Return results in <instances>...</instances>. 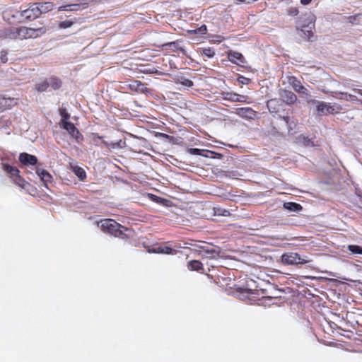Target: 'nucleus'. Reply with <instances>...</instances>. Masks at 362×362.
Instances as JSON below:
<instances>
[{
	"instance_id": "f257e3e1",
	"label": "nucleus",
	"mask_w": 362,
	"mask_h": 362,
	"mask_svg": "<svg viewBox=\"0 0 362 362\" xmlns=\"http://www.w3.org/2000/svg\"><path fill=\"white\" fill-rule=\"evenodd\" d=\"M100 228L103 232L108 233L116 238L127 239L130 235L127 232H132L129 228L121 225L113 219L107 218L100 221Z\"/></svg>"
},
{
	"instance_id": "f03ea898",
	"label": "nucleus",
	"mask_w": 362,
	"mask_h": 362,
	"mask_svg": "<svg viewBox=\"0 0 362 362\" xmlns=\"http://www.w3.org/2000/svg\"><path fill=\"white\" fill-rule=\"evenodd\" d=\"M310 103L315 105L316 112L320 115H334L339 113L343 110L342 107L337 103L331 105L316 100H312Z\"/></svg>"
},
{
	"instance_id": "7ed1b4c3",
	"label": "nucleus",
	"mask_w": 362,
	"mask_h": 362,
	"mask_svg": "<svg viewBox=\"0 0 362 362\" xmlns=\"http://www.w3.org/2000/svg\"><path fill=\"white\" fill-rule=\"evenodd\" d=\"M47 32V29L45 26L31 28L27 26H19V40L37 38L42 36Z\"/></svg>"
},
{
	"instance_id": "20e7f679",
	"label": "nucleus",
	"mask_w": 362,
	"mask_h": 362,
	"mask_svg": "<svg viewBox=\"0 0 362 362\" xmlns=\"http://www.w3.org/2000/svg\"><path fill=\"white\" fill-rule=\"evenodd\" d=\"M1 169L12 180L13 182L21 188H25L27 182L25 179L20 175V170L8 163H2Z\"/></svg>"
},
{
	"instance_id": "39448f33",
	"label": "nucleus",
	"mask_w": 362,
	"mask_h": 362,
	"mask_svg": "<svg viewBox=\"0 0 362 362\" xmlns=\"http://www.w3.org/2000/svg\"><path fill=\"white\" fill-rule=\"evenodd\" d=\"M240 293L245 294V296L250 300H258L259 305H262L264 306L270 305L274 304L273 300L274 298L269 296H263L261 298H257L256 295L258 293L257 290L252 289L248 287H241L239 288Z\"/></svg>"
},
{
	"instance_id": "423d86ee",
	"label": "nucleus",
	"mask_w": 362,
	"mask_h": 362,
	"mask_svg": "<svg viewBox=\"0 0 362 362\" xmlns=\"http://www.w3.org/2000/svg\"><path fill=\"white\" fill-rule=\"evenodd\" d=\"M281 262L284 265L305 264L310 262L308 257H301L297 252H287L281 255Z\"/></svg>"
},
{
	"instance_id": "0eeeda50",
	"label": "nucleus",
	"mask_w": 362,
	"mask_h": 362,
	"mask_svg": "<svg viewBox=\"0 0 362 362\" xmlns=\"http://www.w3.org/2000/svg\"><path fill=\"white\" fill-rule=\"evenodd\" d=\"M306 16V23L302 25L301 31L304 33L308 41H313L314 31L315 30L316 17L313 13H309L305 15Z\"/></svg>"
},
{
	"instance_id": "6e6552de",
	"label": "nucleus",
	"mask_w": 362,
	"mask_h": 362,
	"mask_svg": "<svg viewBox=\"0 0 362 362\" xmlns=\"http://www.w3.org/2000/svg\"><path fill=\"white\" fill-rule=\"evenodd\" d=\"M21 17L27 21H32L40 16V12L36 3L29 4L26 8L20 11Z\"/></svg>"
},
{
	"instance_id": "1a4fd4ad",
	"label": "nucleus",
	"mask_w": 362,
	"mask_h": 362,
	"mask_svg": "<svg viewBox=\"0 0 362 362\" xmlns=\"http://www.w3.org/2000/svg\"><path fill=\"white\" fill-rule=\"evenodd\" d=\"M199 254L205 256L206 258L215 259L219 256L220 249L218 247L211 245L204 244L197 246Z\"/></svg>"
},
{
	"instance_id": "9d476101",
	"label": "nucleus",
	"mask_w": 362,
	"mask_h": 362,
	"mask_svg": "<svg viewBox=\"0 0 362 362\" xmlns=\"http://www.w3.org/2000/svg\"><path fill=\"white\" fill-rule=\"evenodd\" d=\"M221 98L232 103H242L249 104L251 102L248 100V97L245 95H240L235 92H223Z\"/></svg>"
},
{
	"instance_id": "9b49d317",
	"label": "nucleus",
	"mask_w": 362,
	"mask_h": 362,
	"mask_svg": "<svg viewBox=\"0 0 362 362\" xmlns=\"http://www.w3.org/2000/svg\"><path fill=\"white\" fill-rule=\"evenodd\" d=\"M59 126L65 129L77 142L83 139V135L72 122L69 121L68 122H63V124H59Z\"/></svg>"
},
{
	"instance_id": "f8f14e48",
	"label": "nucleus",
	"mask_w": 362,
	"mask_h": 362,
	"mask_svg": "<svg viewBox=\"0 0 362 362\" xmlns=\"http://www.w3.org/2000/svg\"><path fill=\"white\" fill-rule=\"evenodd\" d=\"M147 252L149 253H158L165 255H175L177 251L173 250L170 247L166 246L165 245H155L153 246L145 247Z\"/></svg>"
},
{
	"instance_id": "ddd939ff",
	"label": "nucleus",
	"mask_w": 362,
	"mask_h": 362,
	"mask_svg": "<svg viewBox=\"0 0 362 362\" xmlns=\"http://www.w3.org/2000/svg\"><path fill=\"white\" fill-rule=\"evenodd\" d=\"M18 27H8L0 30V39L19 40Z\"/></svg>"
},
{
	"instance_id": "4468645a",
	"label": "nucleus",
	"mask_w": 362,
	"mask_h": 362,
	"mask_svg": "<svg viewBox=\"0 0 362 362\" xmlns=\"http://www.w3.org/2000/svg\"><path fill=\"white\" fill-rule=\"evenodd\" d=\"M226 54L228 59L234 64L244 66V64L247 63L245 57L240 52L229 50Z\"/></svg>"
},
{
	"instance_id": "2eb2a0df",
	"label": "nucleus",
	"mask_w": 362,
	"mask_h": 362,
	"mask_svg": "<svg viewBox=\"0 0 362 362\" xmlns=\"http://www.w3.org/2000/svg\"><path fill=\"white\" fill-rule=\"evenodd\" d=\"M234 113L238 116L247 119H254L257 115V112L249 107L236 108Z\"/></svg>"
},
{
	"instance_id": "dca6fc26",
	"label": "nucleus",
	"mask_w": 362,
	"mask_h": 362,
	"mask_svg": "<svg viewBox=\"0 0 362 362\" xmlns=\"http://www.w3.org/2000/svg\"><path fill=\"white\" fill-rule=\"evenodd\" d=\"M128 88L130 90L137 93L147 94L150 93V90L146 86L145 83L140 81H133L129 85Z\"/></svg>"
},
{
	"instance_id": "f3484780",
	"label": "nucleus",
	"mask_w": 362,
	"mask_h": 362,
	"mask_svg": "<svg viewBox=\"0 0 362 362\" xmlns=\"http://www.w3.org/2000/svg\"><path fill=\"white\" fill-rule=\"evenodd\" d=\"M288 81L296 92L306 95H308V89L302 85L301 82L296 77H290Z\"/></svg>"
},
{
	"instance_id": "a211bd4d",
	"label": "nucleus",
	"mask_w": 362,
	"mask_h": 362,
	"mask_svg": "<svg viewBox=\"0 0 362 362\" xmlns=\"http://www.w3.org/2000/svg\"><path fill=\"white\" fill-rule=\"evenodd\" d=\"M19 161L25 165H35L37 163V158L28 153H21L19 155Z\"/></svg>"
},
{
	"instance_id": "6ab92c4d",
	"label": "nucleus",
	"mask_w": 362,
	"mask_h": 362,
	"mask_svg": "<svg viewBox=\"0 0 362 362\" xmlns=\"http://www.w3.org/2000/svg\"><path fill=\"white\" fill-rule=\"evenodd\" d=\"M88 6V4L87 2L82 4H74L69 5L62 6L59 7V11H77L83 8H86Z\"/></svg>"
},
{
	"instance_id": "aec40b11",
	"label": "nucleus",
	"mask_w": 362,
	"mask_h": 362,
	"mask_svg": "<svg viewBox=\"0 0 362 362\" xmlns=\"http://www.w3.org/2000/svg\"><path fill=\"white\" fill-rule=\"evenodd\" d=\"M281 96L283 98V101L288 105L293 104L297 100L296 95L291 90H284Z\"/></svg>"
},
{
	"instance_id": "412c9836",
	"label": "nucleus",
	"mask_w": 362,
	"mask_h": 362,
	"mask_svg": "<svg viewBox=\"0 0 362 362\" xmlns=\"http://www.w3.org/2000/svg\"><path fill=\"white\" fill-rule=\"evenodd\" d=\"M283 209L289 212H299L303 209L300 204L296 202H284Z\"/></svg>"
},
{
	"instance_id": "4be33fe9",
	"label": "nucleus",
	"mask_w": 362,
	"mask_h": 362,
	"mask_svg": "<svg viewBox=\"0 0 362 362\" xmlns=\"http://www.w3.org/2000/svg\"><path fill=\"white\" fill-rule=\"evenodd\" d=\"M187 267L189 271H204L203 264L199 260H190L187 263Z\"/></svg>"
},
{
	"instance_id": "5701e85b",
	"label": "nucleus",
	"mask_w": 362,
	"mask_h": 362,
	"mask_svg": "<svg viewBox=\"0 0 362 362\" xmlns=\"http://www.w3.org/2000/svg\"><path fill=\"white\" fill-rule=\"evenodd\" d=\"M36 173L45 184L51 182L52 180V176L44 169L37 168Z\"/></svg>"
},
{
	"instance_id": "b1692460",
	"label": "nucleus",
	"mask_w": 362,
	"mask_h": 362,
	"mask_svg": "<svg viewBox=\"0 0 362 362\" xmlns=\"http://www.w3.org/2000/svg\"><path fill=\"white\" fill-rule=\"evenodd\" d=\"M40 12V15L46 13L54 8V4L52 2L36 3Z\"/></svg>"
},
{
	"instance_id": "393cba45",
	"label": "nucleus",
	"mask_w": 362,
	"mask_h": 362,
	"mask_svg": "<svg viewBox=\"0 0 362 362\" xmlns=\"http://www.w3.org/2000/svg\"><path fill=\"white\" fill-rule=\"evenodd\" d=\"M162 49L164 50L170 49L172 52H177L182 49L180 47L178 41H174L170 42H167L162 45Z\"/></svg>"
},
{
	"instance_id": "a878e982",
	"label": "nucleus",
	"mask_w": 362,
	"mask_h": 362,
	"mask_svg": "<svg viewBox=\"0 0 362 362\" xmlns=\"http://www.w3.org/2000/svg\"><path fill=\"white\" fill-rule=\"evenodd\" d=\"M280 100L274 98L267 101V107L271 113L277 112L279 109L277 106L279 105Z\"/></svg>"
},
{
	"instance_id": "bb28decb",
	"label": "nucleus",
	"mask_w": 362,
	"mask_h": 362,
	"mask_svg": "<svg viewBox=\"0 0 362 362\" xmlns=\"http://www.w3.org/2000/svg\"><path fill=\"white\" fill-rule=\"evenodd\" d=\"M72 170H73V172L74 173V174L79 179V180H81V181L85 180V179L86 178V173L82 168H81L79 166H74V167H72Z\"/></svg>"
},
{
	"instance_id": "cd10ccee",
	"label": "nucleus",
	"mask_w": 362,
	"mask_h": 362,
	"mask_svg": "<svg viewBox=\"0 0 362 362\" xmlns=\"http://www.w3.org/2000/svg\"><path fill=\"white\" fill-rule=\"evenodd\" d=\"M297 142L304 146H313V142L308 138V136L300 134L296 137Z\"/></svg>"
},
{
	"instance_id": "c85d7f7f",
	"label": "nucleus",
	"mask_w": 362,
	"mask_h": 362,
	"mask_svg": "<svg viewBox=\"0 0 362 362\" xmlns=\"http://www.w3.org/2000/svg\"><path fill=\"white\" fill-rule=\"evenodd\" d=\"M177 83H179V84H181L183 86H185V87H187V88H191L193 86L194 83H193V81L185 78V76H178L177 78V81H176Z\"/></svg>"
},
{
	"instance_id": "c756f323",
	"label": "nucleus",
	"mask_w": 362,
	"mask_h": 362,
	"mask_svg": "<svg viewBox=\"0 0 362 362\" xmlns=\"http://www.w3.org/2000/svg\"><path fill=\"white\" fill-rule=\"evenodd\" d=\"M47 81L49 83V86H51L52 88V89H54V90L59 89L62 86V81L59 78H56V77H51V78H48Z\"/></svg>"
},
{
	"instance_id": "7c9ffc66",
	"label": "nucleus",
	"mask_w": 362,
	"mask_h": 362,
	"mask_svg": "<svg viewBox=\"0 0 362 362\" xmlns=\"http://www.w3.org/2000/svg\"><path fill=\"white\" fill-rule=\"evenodd\" d=\"M339 94L341 95V97H337V98L339 100H344L346 101L351 102L358 101V98L355 95H353L351 94L343 92H339Z\"/></svg>"
},
{
	"instance_id": "2f4dec72",
	"label": "nucleus",
	"mask_w": 362,
	"mask_h": 362,
	"mask_svg": "<svg viewBox=\"0 0 362 362\" xmlns=\"http://www.w3.org/2000/svg\"><path fill=\"white\" fill-rule=\"evenodd\" d=\"M188 152L192 155H197V156H202L204 157H208L206 154L204 153H209V151L204 150V149H199L197 148H191L188 149Z\"/></svg>"
},
{
	"instance_id": "473e14b6",
	"label": "nucleus",
	"mask_w": 362,
	"mask_h": 362,
	"mask_svg": "<svg viewBox=\"0 0 362 362\" xmlns=\"http://www.w3.org/2000/svg\"><path fill=\"white\" fill-rule=\"evenodd\" d=\"M59 114L61 116V121L59 124H63V122H68L70 118V115L67 112V110L64 108L59 109Z\"/></svg>"
},
{
	"instance_id": "72a5a7b5",
	"label": "nucleus",
	"mask_w": 362,
	"mask_h": 362,
	"mask_svg": "<svg viewBox=\"0 0 362 362\" xmlns=\"http://www.w3.org/2000/svg\"><path fill=\"white\" fill-rule=\"evenodd\" d=\"M214 213L215 216H228L230 213L228 210L221 207H214Z\"/></svg>"
},
{
	"instance_id": "f704fd0d",
	"label": "nucleus",
	"mask_w": 362,
	"mask_h": 362,
	"mask_svg": "<svg viewBox=\"0 0 362 362\" xmlns=\"http://www.w3.org/2000/svg\"><path fill=\"white\" fill-rule=\"evenodd\" d=\"M49 87V83L47 81V79L42 81V82L37 83L36 85V90L39 92H44L47 90V88Z\"/></svg>"
},
{
	"instance_id": "c9c22d12",
	"label": "nucleus",
	"mask_w": 362,
	"mask_h": 362,
	"mask_svg": "<svg viewBox=\"0 0 362 362\" xmlns=\"http://www.w3.org/2000/svg\"><path fill=\"white\" fill-rule=\"evenodd\" d=\"M200 53L208 58H213L215 56V51L212 47L202 48Z\"/></svg>"
},
{
	"instance_id": "e433bc0d",
	"label": "nucleus",
	"mask_w": 362,
	"mask_h": 362,
	"mask_svg": "<svg viewBox=\"0 0 362 362\" xmlns=\"http://www.w3.org/2000/svg\"><path fill=\"white\" fill-rule=\"evenodd\" d=\"M104 145L105 147L106 148H122V144H124V142H123L122 140H119V141L117 142H112V143H108L107 141H103L102 142Z\"/></svg>"
},
{
	"instance_id": "4c0bfd02",
	"label": "nucleus",
	"mask_w": 362,
	"mask_h": 362,
	"mask_svg": "<svg viewBox=\"0 0 362 362\" xmlns=\"http://www.w3.org/2000/svg\"><path fill=\"white\" fill-rule=\"evenodd\" d=\"M347 248L353 255H362V247L359 245H349Z\"/></svg>"
},
{
	"instance_id": "58836bf2",
	"label": "nucleus",
	"mask_w": 362,
	"mask_h": 362,
	"mask_svg": "<svg viewBox=\"0 0 362 362\" xmlns=\"http://www.w3.org/2000/svg\"><path fill=\"white\" fill-rule=\"evenodd\" d=\"M207 28L205 25H202L199 28L195 29V30H189L188 33L190 34H201L204 35L206 33Z\"/></svg>"
},
{
	"instance_id": "ea45409f",
	"label": "nucleus",
	"mask_w": 362,
	"mask_h": 362,
	"mask_svg": "<svg viewBox=\"0 0 362 362\" xmlns=\"http://www.w3.org/2000/svg\"><path fill=\"white\" fill-rule=\"evenodd\" d=\"M286 13L288 16L296 17L299 14V10L297 7H289L286 9Z\"/></svg>"
},
{
	"instance_id": "a19ab883",
	"label": "nucleus",
	"mask_w": 362,
	"mask_h": 362,
	"mask_svg": "<svg viewBox=\"0 0 362 362\" xmlns=\"http://www.w3.org/2000/svg\"><path fill=\"white\" fill-rule=\"evenodd\" d=\"M8 102H11V100L5 98H0V111H4L7 108L8 106Z\"/></svg>"
},
{
	"instance_id": "79ce46f5",
	"label": "nucleus",
	"mask_w": 362,
	"mask_h": 362,
	"mask_svg": "<svg viewBox=\"0 0 362 362\" xmlns=\"http://www.w3.org/2000/svg\"><path fill=\"white\" fill-rule=\"evenodd\" d=\"M73 24H74V21H71L69 20H66L64 21H60L59 23V28L65 29V28L71 27Z\"/></svg>"
},
{
	"instance_id": "37998d69",
	"label": "nucleus",
	"mask_w": 362,
	"mask_h": 362,
	"mask_svg": "<svg viewBox=\"0 0 362 362\" xmlns=\"http://www.w3.org/2000/svg\"><path fill=\"white\" fill-rule=\"evenodd\" d=\"M237 81L241 85H248L251 81V80L249 78H247L242 75H238V76L237 78Z\"/></svg>"
},
{
	"instance_id": "c03bdc74",
	"label": "nucleus",
	"mask_w": 362,
	"mask_h": 362,
	"mask_svg": "<svg viewBox=\"0 0 362 362\" xmlns=\"http://www.w3.org/2000/svg\"><path fill=\"white\" fill-rule=\"evenodd\" d=\"M141 72L146 74H156L158 75H162V73L158 71L156 68L145 69L142 70Z\"/></svg>"
},
{
	"instance_id": "a18cd8bd",
	"label": "nucleus",
	"mask_w": 362,
	"mask_h": 362,
	"mask_svg": "<svg viewBox=\"0 0 362 362\" xmlns=\"http://www.w3.org/2000/svg\"><path fill=\"white\" fill-rule=\"evenodd\" d=\"M7 54H8V52L5 50H2L1 52L0 59H1V62L4 64H5L8 62Z\"/></svg>"
},
{
	"instance_id": "49530a36",
	"label": "nucleus",
	"mask_w": 362,
	"mask_h": 362,
	"mask_svg": "<svg viewBox=\"0 0 362 362\" xmlns=\"http://www.w3.org/2000/svg\"><path fill=\"white\" fill-rule=\"evenodd\" d=\"M148 197H150V199L152 201L156 202L157 203H162L163 200H164L161 197H158V196H156L155 194H148Z\"/></svg>"
},
{
	"instance_id": "de8ad7c7",
	"label": "nucleus",
	"mask_w": 362,
	"mask_h": 362,
	"mask_svg": "<svg viewBox=\"0 0 362 362\" xmlns=\"http://www.w3.org/2000/svg\"><path fill=\"white\" fill-rule=\"evenodd\" d=\"M287 124L288 132H290L293 127L291 126V123L290 122V117L288 116H284L281 117Z\"/></svg>"
},
{
	"instance_id": "09e8293b",
	"label": "nucleus",
	"mask_w": 362,
	"mask_h": 362,
	"mask_svg": "<svg viewBox=\"0 0 362 362\" xmlns=\"http://www.w3.org/2000/svg\"><path fill=\"white\" fill-rule=\"evenodd\" d=\"M13 11H6L4 13V18H6L8 21L10 20V16L15 17V14H12Z\"/></svg>"
},
{
	"instance_id": "8fccbe9b",
	"label": "nucleus",
	"mask_w": 362,
	"mask_h": 362,
	"mask_svg": "<svg viewBox=\"0 0 362 362\" xmlns=\"http://www.w3.org/2000/svg\"><path fill=\"white\" fill-rule=\"evenodd\" d=\"M103 139V136H100L97 133H93L92 134V140L93 141L94 143H97L98 142V140H100Z\"/></svg>"
},
{
	"instance_id": "3c124183",
	"label": "nucleus",
	"mask_w": 362,
	"mask_h": 362,
	"mask_svg": "<svg viewBox=\"0 0 362 362\" xmlns=\"http://www.w3.org/2000/svg\"><path fill=\"white\" fill-rule=\"evenodd\" d=\"M224 40H225L224 37H223L221 35L216 36V40L218 42H221L224 41Z\"/></svg>"
},
{
	"instance_id": "603ef678",
	"label": "nucleus",
	"mask_w": 362,
	"mask_h": 362,
	"mask_svg": "<svg viewBox=\"0 0 362 362\" xmlns=\"http://www.w3.org/2000/svg\"><path fill=\"white\" fill-rule=\"evenodd\" d=\"M312 0H300V2L302 5L306 6L308 5Z\"/></svg>"
},
{
	"instance_id": "864d4df0",
	"label": "nucleus",
	"mask_w": 362,
	"mask_h": 362,
	"mask_svg": "<svg viewBox=\"0 0 362 362\" xmlns=\"http://www.w3.org/2000/svg\"><path fill=\"white\" fill-rule=\"evenodd\" d=\"M354 90L356 93H357L358 94H359V95H362V89H356V88H355V89H354Z\"/></svg>"
},
{
	"instance_id": "5fc2aeb1",
	"label": "nucleus",
	"mask_w": 362,
	"mask_h": 362,
	"mask_svg": "<svg viewBox=\"0 0 362 362\" xmlns=\"http://www.w3.org/2000/svg\"><path fill=\"white\" fill-rule=\"evenodd\" d=\"M361 103L362 104V100H361Z\"/></svg>"
}]
</instances>
